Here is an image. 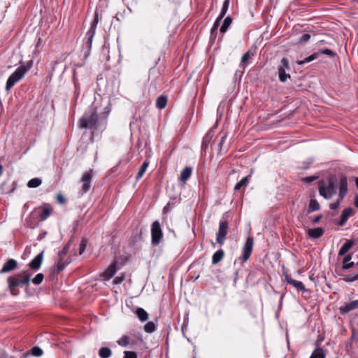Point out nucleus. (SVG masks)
Segmentation results:
<instances>
[{"mask_svg": "<svg viewBox=\"0 0 358 358\" xmlns=\"http://www.w3.org/2000/svg\"><path fill=\"white\" fill-rule=\"evenodd\" d=\"M110 104L108 103L103 107V110L100 111L98 103L94 101L78 121L80 128L93 129L94 131L102 132L106 129L108 122V117L110 113Z\"/></svg>", "mask_w": 358, "mask_h": 358, "instance_id": "nucleus-1", "label": "nucleus"}, {"mask_svg": "<svg viewBox=\"0 0 358 358\" xmlns=\"http://www.w3.org/2000/svg\"><path fill=\"white\" fill-rule=\"evenodd\" d=\"M337 189L338 182L335 177L329 178L327 184L324 180L319 182V194L326 199H331L336 193Z\"/></svg>", "mask_w": 358, "mask_h": 358, "instance_id": "nucleus-2", "label": "nucleus"}, {"mask_svg": "<svg viewBox=\"0 0 358 358\" xmlns=\"http://www.w3.org/2000/svg\"><path fill=\"white\" fill-rule=\"evenodd\" d=\"M98 22L99 14L97 11H95L94 19L92 20V22L90 25L89 30L85 34V38L83 39V43L82 45L83 50H86L85 53L86 57H87L90 54L92 41L96 33V29Z\"/></svg>", "mask_w": 358, "mask_h": 358, "instance_id": "nucleus-3", "label": "nucleus"}, {"mask_svg": "<svg viewBox=\"0 0 358 358\" xmlns=\"http://www.w3.org/2000/svg\"><path fill=\"white\" fill-rule=\"evenodd\" d=\"M31 275L26 271L9 276L7 278L8 287L29 286Z\"/></svg>", "mask_w": 358, "mask_h": 358, "instance_id": "nucleus-4", "label": "nucleus"}, {"mask_svg": "<svg viewBox=\"0 0 358 358\" xmlns=\"http://www.w3.org/2000/svg\"><path fill=\"white\" fill-rule=\"evenodd\" d=\"M31 66V64H27V66L22 65L19 66L8 78L6 84V90L9 92L10 89L20 81L25 75L27 71Z\"/></svg>", "mask_w": 358, "mask_h": 358, "instance_id": "nucleus-5", "label": "nucleus"}, {"mask_svg": "<svg viewBox=\"0 0 358 358\" xmlns=\"http://www.w3.org/2000/svg\"><path fill=\"white\" fill-rule=\"evenodd\" d=\"M351 268H354V272L346 274H341L342 280L347 282H352L358 280V262L355 264L353 262H349L345 264H342L341 270L343 271H347Z\"/></svg>", "mask_w": 358, "mask_h": 358, "instance_id": "nucleus-6", "label": "nucleus"}, {"mask_svg": "<svg viewBox=\"0 0 358 358\" xmlns=\"http://www.w3.org/2000/svg\"><path fill=\"white\" fill-rule=\"evenodd\" d=\"M347 193H348L347 177L345 176H342L339 180V192H338L339 199L335 202L330 203L329 208L331 210L337 209L340 206L341 201L344 199V197L346 196Z\"/></svg>", "mask_w": 358, "mask_h": 358, "instance_id": "nucleus-7", "label": "nucleus"}, {"mask_svg": "<svg viewBox=\"0 0 358 358\" xmlns=\"http://www.w3.org/2000/svg\"><path fill=\"white\" fill-rule=\"evenodd\" d=\"M151 237L152 244L154 245H158L163 237L160 223L157 220L153 222V223L152 224Z\"/></svg>", "mask_w": 358, "mask_h": 358, "instance_id": "nucleus-8", "label": "nucleus"}, {"mask_svg": "<svg viewBox=\"0 0 358 358\" xmlns=\"http://www.w3.org/2000/svg\"><path fill=\"white\" fill-rule=\"evenodd\" d=\"M229 223L227 220H222L219 223L218 231L216 234V241L220 245H223L228 232Z\"/></svg>", "mask_w": 358, "mask_h": 358, "instance_id": "nucleus-9", "label": "nucleus"}, {"mask_svg": "<svg viewBox=\"0 0 358 358\" xmlns=\"http://www.w3.org/2000/svg\"><path fill=\"white\" fill-rule=\"evenodd\" d=\"M253 245L254 238L252 236H248L243 247L242 257H240V259H241L243 262H247L250 257L253 250Z\"/></svg>", "mask_w": 358, "mask_h": 358, "instance_id": "nucleus-10", "label": "nucleus"}, {"mask_svg": "<svg viewBox=\"0 0 358 358\" xmlns=\"http://www.w3.org/2000/svg\"><path fill=\"white\" fill-rule=\"evenodd\" d=\"M93 176V170L90 169L87 171H85L80 179V181L82 182V192L83 194L87 193L91 187V182L92 180Z\"/></svg>", "mask_w": 358, "mask_h": 358, "instance_id": "nucleus-11", "label": "nucleus"}, {"mask_svg": "<svg viewBox=\"0 0 358 358\" xmlns=\"http://www.w3.org/2000/svg\"><path fill=\"white\" fill-rule=\"evenodd\" d=\"M285 280L288 284L292 285L298 292H308V289L306 288L305 285L301 281H298L293 279L289 275L285 274Z\"/></svg>", "mask_w": 358, "mask_h": 358, "instance_id": "nucleus-12", "label": "nucleus"}, {"mask_svg": "<svg viewBox=\"0 0 358 358\" xmlns=\"http://www.w3.org/2000/svg\"><path fill=\"white\" fill-rule=\"evenodd\" d=\"M356 309H358V300H354L350 303H345L338 308L339 313L341 315H345Z\"/></svg>", "mask_w": 358, "mask_h": 358, "instance_id": "nucleus-13", "label": "nucleus"}, {"mask_svg": "<svg viewBox=\"0 0 358 358\" xmlns=\"http://www.w3.org/2000/svg\"><path fill=\"white\" fill-rule=\"evenodd\" d=\"M118 262L117 260H114L108 268L105 270V271L101 274V276L104 278V280H109L114 276L115 273L117 272Z\"/></svg>", "mask_w": 358, "mask_h": 358, "instance_id": "nucleus-14", "label": "nucleus"}, {"mask_svg": "<svg viewBox=\"0 0 358 358\" xmlns=\"http://www.w3.org/2000/svg\"><path fill=\"white\" fill-rule=\"evenodd\" d=\"M215 135V130L211 129L207 131L205 136L203 138L202 143H201V150L206 151L208 147L209 143L212 141L213 136Z\"/></svg>", "mask_w": 358, "mask_h": 358, "instance_id": "nucleus-15", "label": "nucleus"}, {"mask_svg": "<svg viewBox=\"0 0 358 358\" xmlns=\"http://www.w3.org/2000/svg\"><path fill=\"white\" fill-rule=\"evenodd\" d=\"M252 176L251 174H249L245 177H243L239 182H238L234 187V189L235 191H240V190H245V189L248 187V185L250 183V181L251 180Z\"/></svg>", "mask_w": 358, "mask_h": 358, "instance_id": "nucleus-16", "label": "nucleus"}, {"mask_svg": "<svg viewBox=\"0 0 358 358\" xmlns=\"http://www.w3.org/2000/svg\"><path fill=\"white\" fill-rule=\"evenodd\" d=\"M17 266V262L13 259H9L0 270V273H8L15 269Z\"/></svg>", "mask_w": 358, "mask_h": 358, "instance_id": "nucleus-17", "label": "nucleus"}, {"mask_svg": "<svg viewBox=\"0 0 358 358\" xmlns=\"http://www.w3.org/2000/svg\"><path fill=\"white\" fill-rule=\"evenodd\" d=\"M43 258V252L37 255L29 264V266L33 270H38L41 266Z\"/></svg>", "mask_w": 358, "mask_h": 358, "instance_id": "nucleus-18", "label": "nucleus"}, {"mask_svg": "<svg viewBox=\"0 0 358 358\" xmlns=\"http://www.w3.org/2000/svg\"><path fill=\"white\" fill-rule=\"evenodd\" d=\"M353 213H354V210L352 208L349 207V208H345L341 213V220L338 223V225L339 226L345 225V224L346 223L348 218L350 217H351L353 215Z\"/></svg>", "mask_w": 358, "mask_h": 358, "instance_id": "nucleus-19", "label": "nucleus"}, {"mask_svg": "<svg viewBox=\"0 0 358 358\" xmlns=\"http://www.w3.org/2000/svg\"><path fill=\"white\" fill-rule=\"evenodd\" d=\"M192 173V168L190 166H186L183 169L180 174L179 180L182 184H185L186 182L189 179Z\"/></svg>", "mask_w": 358, "mask_h": 358, "instance_id": "nucleus-20", "label": "nucleus"}, {"mask_svg": "<svg viewBox=\"0 0 358 358\" xmlns=\"http://www.w3.org/2000/svg\"><path fill=\"white\" fill-rule=\"evenodd\" d=\"M307 233L309 237L312 238H318L324 234V230L321 227H316L309 229Z\"/></svg>", "mask_w": 358, "mask_h": 358, "instance_id": "nucleus-21", "label": "nucleus"}, {"mask_svg": "<svg viewBox=\"0 0 358 358\" xmlns=\"http://www.w3.org/2000/svg\"><path fill=\"white\" fill-rule=\"evenodd\" d=\"M353 245H354V241H352V240L346 241V242L340 248L338 255L343 256L344 255H345L352 248Z\"/></svg>", "mask_w": 358, "mask_h": 358, "instance_id": "nucleus-22", "label": "nucleus"}, {"mask_svg": "<svg viewBox=\"0 0 358 358\" xmlns=\"http://www.w3.org/2000/svg\"><path fill=\"white\" fill-rule=\"evenodd\" d=\"M224 256V252L222 249H220L216 251L212 257V264L215 265L222 261Z\"/></svg>", "mask_w": 358, "mask_h": 358, "instance_id": "nucleus-23", "label": "nucleus"}, {"mask_svg": "<svg viewBox=\"0 0 358 358\" xmlns=\"http://www.w3.org/2000/svg\"><path fill=\"white\" fill-rule=\"evenodd\" d=\"M135 313L141 322H145L148 319V313L142 308H137Z\"/></svg>", "mask_w": 358, "mask_h": 358, "instance_id": "nucleus-24", "label": "nucleus"}, {"mask_svg": "<svg viewBox=\"0 0 358 358\" xmlns=\"http://www.w3.org/2000/svg\"><path fill=\"white\" fill-rule=\"evenodd\" d=\"M320 209V206L318 201L316 199H311L309 202L308 212V213H311L313 212L319 210Z\"/></svg>", "mask_w": 358, "mask_h": 358, "instance_id": "nucleus-25", "label": "nucleus"}, {"mask_svg": "<svg viewBox=\"0 0 358 358\" xmlns=\"http://www.w3.org/2000/svg\"><path fill=\"white\" fill-rule=\"evenodd\" d=\"M167 97L164 95H161L159 97H157L156 101V106L159 109H164L167 104Z\"/></svg>", "mask_w": 358, "mask_h": 358, "instance_id": "nucleus-26", "label": "nucleus"}, {"mask_svg": "<svg viewBox=\"0 0 358 358\" xmlns=\"http://www.w3.org/2000/svg\"><path fill=\"white\" fill-rule=\"evenodd\" d=\"M326 351L322 348H317L311 354L310 358H325Z\"/></svg>", "mask_w": 358, "mask_h": 358, "instance_id": "nucleus-27", "label": "nucleus"}, {"mask_svg": "<svg viewBox=\"0 0 358 358\" xmlns=\"http://www.w3.org/2000/svg\"><path fill=\"white\" fill-rule=\"evenodd\" d=\"M231 23H232V18H231V17L227 16L224 20L223 24H222V26L220 27V32L222 34H224L227 31L229 27L231 26Z\"/></svg>", "mask_w": 358, "mask_h": 358, "instance_id": "nucleus-28", "label": "nucleus"}, {"mask_svg": "<svg viewBox=\"0 0 358 358\" xmlns=\"http://www.w3.org/2000/svg\"><path fill=\"white\" fill-rule=\"evenodd\" d=\"M251 59V55L249 51L244 53L241 57L240 67L245 69L248 64L249 60Z\"/></svg>", "mask_w": 358, "mask_h": 358, "instance_id": "nucleus-29", "label": "nucleus"}, {"mask_svg": "<svg viewBox=\"0 0 358 358\" xmlns=\"http://www.w3.org/2000/svg\"><path fill=\"white\" fill-rule=\"evenodd\" d=\"M319 57V53L315 52L311 55L304 58L303 60H297L296 62L299 65H303L306 63L310 62Z\"/></svg>", "mask_w": 358, "mask_h": 358, "instance_id": "nucleus-30", "label": "nucleus"}, {"mask_svg": "<svg viewBox=\"0 0 358 358\" xmlns=\"http://www.w3.org/2000/svg\"><path fill=\"white\" fill-rule=\"evenodd\" d=\"M69 264V261L68 259H64V258H59V261L56 266V272L59 273L62 271L66 266Z\"/></svg>", "mask_w": 358, "mask_h": 358, "instance_id": "nucleus-31", "label": "nucleus"}, {"mask_svg": "<svg viewBox=\"0 0 358 358\" xmlns=\"http://www.w3.org/2000/svg\"><path fill=\"white\" fill-rule=\"evenodd\" d=\"M111 355L112 351L108 347H102L99 350V356L101 358H109Z\"/></svg>", "mask_w": 358, "mask_h": 358, "instance_id": "nucleus-32", "label": "nucleus"}, {"mask_svg": "<svg viewBox=\"0 0 358 358\" xmlns=\"http://www.w3.org/2000/svg\"><path fill=\"white\" fill-rule=\"evenodd\" d=\"M149 161L148 159H146L145 161H144V162L142 164L138 172V174L136 176V180H139L141 179L143 176L144 175L148 166H149Z\"/></svg>", "mask_w": 358, "mask_h": 358, "instance_id": "nucleus-33", "label": "nucleus"}, {"mask_svg": "<svg viewBox=\"0 0 358 358\" xmlns=\"http://www.w3.org/2000/svg\"><path fill=\"white\" fill-rule=\"evenodd\" d=\"M6 182H3L1 183V185H0V189L1 190V192L3 194H10L15 191V187H16V182H13L12 183V187L9 189H6Z\"/></svg>", "mask_w": 358, "mask_h": 358, "instance_id": "nucleus-34", "label": "nucleus"}, {"mask_svg": "<svg viewBox=\"0 0 358 358\" xmlns=\"http://www.w3.org/2000/svg\"><path fill=\"white\" fill-rule=\"evenodd\" d=\"M42 183V180L39 178H34L29 180L27 182V187L29 188H36L40 186Z\"/></svg>", "mask_w": 358, "mask_h": 358, "instance_id": "nucleus-35", "label": "nucleus"}, {"mask_svg": "<svg viewBox=\"0 0 358 358\" xmlns=\"http://www.w3.org/2000/svg\"><path fill=\"white\" fill-rule=\"evenodd\" d=\"M278 77L279 80L282 83H285L287 78H290V75L286 73V70H284L282 68H278Z\"/></svg>", "mask_w": 358, "mask_h": 358, "instance_id": "nucleus-36", "label": "nucleus"}, {"mask_svg": "<svg viewBox=\"0 0 358 358\" xmlns=\"http://www.w3.org/2000/svg\"><path fill=\"white\" fill-rule=\"evenodd\" d=\"M31 355L34 357H41L43 355V350L38 346H34L30 351L27 352V355Z\"/></svg>", "mask_w": 358, "mask_h": 358, "instance_id": "nucleus-37", "label": "nucleus"}, {"mask_svg": "<svg viewBox=\"0 0 358 358\" xmlns=\"http://www.w3.org/2000/svg\"><path fill=\"white\" fill-rule=\"evenodd\" d=\"M52 213V208L50 207L43 208L40 215V220H45Z\"/></svg>", "mask_w": 358, "mask_h": 358, "instance_id": "nucleus-38", "label": "nucleus"}, {"mask_svg": "<svg viewBox=\"0 0 358 358\" xmlns=\"http://www.w3.org/2000/svg\"><path fill=\"white\" fill-rule=\"evenodd\" d=\"M117 344L122 347H126L129 343V338L127 335H123L117 341Z\"/></svg>", "mask_w": 358, "mask_h": 358, "instance_id": "nucleus-39", "label": "nucleus"}, {"mask_svg": "<svg viewBox=\"0 0 358 358\" xmlns=\"http://www.w3.org/2000/svg\"><path fill=\"white\" fill-rule=\"evenodd\" d=\"M156 326L153 322H148L144 326V330L147 333H152L155 331Z\"/></svg>", "mask_w": 358, "mask_h": 358, "instance_id": "nucleus-40", "label": "nucleus"}, {"mask_svg": "<svg viewBox=\"0 0 358 358\" xmlns=\"http://www.w3.org/2000/svg\"><path fill=\"white\" fill-rule=\"evenodd\" d=\"M73 83H74V87H75L74 95H75V98L77 99L80 92V86L78 81V79L75 76H73Z\"/></svg>", "mask_w": 358, "mask_h": 358, "instance_id": "nucleus-41", "label": "nucleus"}, {"mask_svg": "<svg viewBox=\"0 0 358 358\" xmlns=\"http://www.w3.org/2000/svg\"><path fill=\"white\" fill-rule=\"evenodd\" d=\"M229 6V0H224V1L223 2V4H222V7L220 15H221L222 17H224L228 10Z\"/></svg>", "mask_w": 358, "mask_h": 358, "instance_id": "nucleus-42", "label": "nucleus"}, {"mask_svg": "<svg viewBox=\"0 0 358 358\" xmlns=\"http://www.w3.org/2000/svg\"><path fill=\"white\" fill-rule=\"evenodd\" d=\"M69 249H70V243H68L66 245H65L64 246L62 250L58 252L59 258H60V259H61V257L64 258V256L66 255Z\"/></svg>", "mask_w": 358, "mask_h": 358, "instance_id": "nucleus-43", "label": "nucleus"}, {"mask_svg": "<svg viewBox=\"0 0 358 358\" xmlns=\"http://www.w3.org/2000/svg\"><path fill=\"white\" fill-rule=\"evenodd\" d=\"M44 278V275L43 273H38L32 280V282L36 285H40L43 280Z\"/></svg>", "mask_w": 358, "mask_h": 358, "instance_id": "nucleus-44", "label": "nucleus"}, {"mask_svg": "<svg viewBox=\"0 0 358 358\" xmlns=\"http://www.w3.org/2000/svg\"><path fill=\"white\" fill-rule=\"evenodd\" d=\"M316 52L319 53V55L324 54V55H327L331 57H334L335 55V53L331 50L327 49V48L320 50L318 52Z\"/></svg>", "mask_w": 358, "mask_h": 358, "instance_id": "nucleus-45", "label": "nucleus"}, {"mask_svg": "<svg viewBox=\"0 0 358 358\" xmlns=\"http://www.w3.org/2000/svg\"><path fill=\"white\" fill-rule=\"evenodd\" d=\"M278 68H282L284 70H289V65L288 59L287 58L283 57L281 59L280 65L278 66Z\"/></svg>", "mask_w": 358, "mask_h": 358, "instance_id": "nucleus-46", "label": "nucleus"}, {"mask_svg": "<svg viewBox=\"0 0 358 358\" xmlns=\"http://www.w3.org/2000/svg\"><path fill=\"white\" fill-rule=\"evenodd\" d=\"M87 246V241L85 239H83L80 243V248H79V254L82 255L86 248Z\"/></svg>", "mask_w": 358, "mask_h": 358, "instance_id": "nucleus-47", "label": "nucleus"}, {"mask_svg": "<svg viewBox=\"0 0 358 358\" xmlns=\"http://www.w3.org/2000/svg\"><path fill=\"white\" fill-rule=\"evenodd\" d=\"M124 358H137V354L133 351H124Z\"/></svg>", "mask_w": 358, "mask_h": 358, "instance_id": "nucleus-48", "label": "nucleus"}, {"mask_svg": "<svg viewBox=\"0 0 358 358\" xmlns=\"http://www.w3.org/2000/svg\"><path fill=\"white\" fill-rule=\"evenodd\" d=\"M125 276L124 274H122L120 276H117L113 280V284L117 285L122 283L124 280Z\"/></svg>", "mask_w": 358, "mask_h": 358, "instance_id": "nucleus-49", "label": "nucleus"}, {"mask_svg": "<svg viewBox=\"0 0 358 358\" xmlns=\"http://www.w3.org/2000/svg\"><path fill=\"white\" fill-rule=\"evenodd\" d=\"M318 178H319L318 176H312L306 177V178H303L302 180L305 182L310 183V182L317 180Z\"/></svg>", "mask_w": 358, "mask_h": 358, "instance_id": "nucleus-50", "label": "nucleus"}, {"mask_svg": "<svg viewBox=\"0 0 358 358\" xmlns=\"http://www.w3.org/2000/svg\"><path fill=\"white\" fill-rule=\"evenodd\" d=\"M223 17H222L221 15H219V16L217 17V19L215 20V21L214 22V24L213 25V27H214V29H218L220 24V21L222 20Z\"/></svg>", "mask_w": 358, "mask_h": 358, "instance_id": "nucleus-51", "label": "nucleus"}, {"mask_svg": "<svg viewBox=\"0 0 358 358\" xmlns=\"http://www.w3.org/2000/svg\"><path fill=\"white\" fill-rule=\"evenodd\" d=\"M17 287H8L10 294L13 296H17L19 294V291L16 288Z\"/></svg>", "mask_w": 358, "mask_h": 358, "instance_id": "nucleus-52", "label": "nucleus"}, {"mask_svg": "<svg viewBox=\"0 0 358 358\" xmlns=\"http://www.w3.org/2000/svg\"><path fill=\"white\" fill-rule=\"evenodd\" d=\"M310 38V35L309 34H304L301 36L300 38L301 42H306L308 41Z\"/></svg>", "mask_w": 358, "mask_h": 358, "instance_id": "nucleus-53", "label": "nucleus"}, {"mask_svg": "<svg viewBox=\"0 0 358 358\" xmlns=\"http://www.w3.org/2000/svg\"><path fill=\"white\" fill-rule=\"evenodd\" d=\"M352 325L353 331H358V318L353 320Z\"/></svg>", "mask_w": 358, "mask_h": 358, "instance_id": "nucleus-54", "label": "nucleus"}, {"mask_svg": "<svg viewBox=\"0 0 358 358\" xmlns=\"http://www.w3.org/2000/svg\"><path fill=\"white\" fill-rule=\"evenodd\" d=\"M352 259V255L351 254H348L347 255L345 256V257L343 258V261H342V264H345V263H348L349 262H351L350 260Z\"/></svg>", "mask_w": 358, "mask_h": 358, "instance_id": "nucleus-55", "label": "nucleus"}, {"mask_svg": "<svg viewBox=\"0 0 358 358\" xmlns=\"http://www.w3.org/2000/svg\"><path fill=\"white\" fill-rule=\"evenodd\" d=\"M57 201L59 203H62V204H63V203H64L66 202L65 198L62 194H58L57 196Z\"/></svg>", "mask_w": 358, "mask_h": 358, "instance_id": "nucleus-56", "label": "nucleus"}, {"mask_svg": "<svg viewBox=\"0 0 358 358\" xmlns=\"http://www.w3.org/2000/svg\"><path fill=\"white\" fill-rule=\"evenodd\" d=\"M227 138V134H224L220 139V141L219 143V147H220V150H222V145L224 144V143L225 142V140Z\"/></svg>", "mask_w": 358, "mask_h": 358, "instance_id": "nucleus-57", "label": "nucleus"}, {"mask_svg": "<svg viewBox=\"0 0 358 358\" xmlns=\"http://www.w3.org/2000/svg\"><path fill=\"white\" fill-rule=\"evenodd\" d=\"M217 29H214V27H212L211 30H210V37L211 38L213 37L215 38L216 37V35H217Z\"/></svg>", "mask_w": 358, "mask_h": 358, "instance_id": "nucleus-58", "label": "nucleus"}, {"mask_svg": "<svg viewBox=\"0 0 358 358\" xmlns=\"http://www.w3.org/2000/svg\"><path fill=\"white\" fill-rule=\"evenodd\" d=\"M322 215H319L317 217H315L314 219H313L312 222L313 224H316V223H317L322 219Z\"/></svg>", "mask_w": 358, "mask_h": 358, "instance_id": "nucleus-59", "label": "nucleus"}, {"mask_svg": "<svg viewBox=\"0 0 358 358\" xmlns=\"http://www.w3.org/2000/svg\"><path fill=\"white\" fill-rule=\"evenodd\" d=\"M354 204L356 208H358V195H356L355 197Z\"/></svg>", "mask_w": 358, "mask_h": 358, "instance_id": "nucleus-60", "label": "nucleus"}, {"mask_svg": "<svg viewBox=\"0 0 358 358\" xmlns=\"http://www.w3.org/2000/svg\"><path fill=\"white\" fill-rule=\"evenodd\" d=\"M3 167L2 165L0 164V176L3 174Z\"/></svg>", "mask_w": 358, "mask_h": 358, "instance_id": "nucleus-61", "label": "nucleus"}, {"mask_svg": "<svg viewBox=\"0 0 358 358\" xmlns=\"http://www.w3.org/2000/svg\"><path fill=\"white\" fill-rule=\"evenodd\" d=\"M169 203H168L166 206H164V212H166V210H168V209H169Z\"/></svg>", "mask_w": 358, "mask_h": 358, "instance_id": "nucleus-62", "label": "nucleus"}, {"mask_svg": "<svg viewBox=\"0 0 358 358\" xmlns=\"http://www.w3.org/2000/svg\"><path fill=\"white\" fill-rule=\"evenodd\" d=\"M38 43H41V38L38 39Z\"/></svg>", "mask_w": 358, "mask_h": 358, "instance_id": "nucleus-63", "label": "nucleus"}, {"mask_svg": "<svg viewBox=\"0 0 358 358\" xmlns=\"http://www.w3.org/2000/svg\"><path fill=\"white\" fill-rule=\"evenodd\" d=\"M194 358H195V357H194Z\"/></svg>", "mask_w": 358, "mask_h": 358, "instance_id": "nucleus-64", "label": "nucleus"}]
</instances>
